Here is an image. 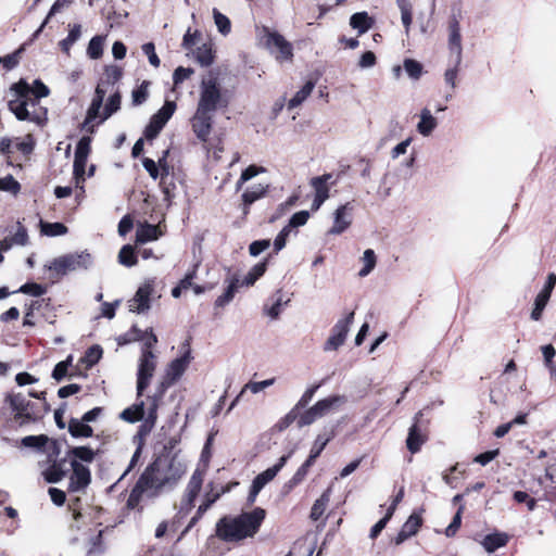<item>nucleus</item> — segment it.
<instances>
[{
	"label": "nucleus",
	"mask_w": 556,
	"mask_h": 556,
	"mask_svg": "<svg viewBox=\"0 0 556 556\" xmlns=\"http://www.w3.org/2000/svg\"><path fill=\"white\" fill-rule=\"evenodd\" d=\"M187 471V465L177 456L159 457L141 473L128 497V506L135 507L142 497L157 496L173 489Z\"/></svg>",
	"instance_id": "nucleus-1"
},
{
	"label": "nucleus",
	"mask_w": 556,
	"mask_h": 556,
	"mask_svg": "<svg viewBox=\"0 0 556 556\" xmlns=\"http://www.w3.org/2000/svg\"><path fill=\"white\" fill-rule=\"evenodd\" d=\"M161 236L159 226L144 224L138 227L136 231V242L146 243L148 241L156 240Z\"/></svg>",
	"instance_id": "nucleus-26"
},
{
	"label": "nucleus",
	"mask_w": 556,
	"mask_h": 556,
	"mask_svg": "<svg viewBox=\"0 0 556 556\" xmlns=\"http://www.w3.org/2000/svg\"><path fill=\"white\" fill-rule=\"evenodd\" d=\"M86 164H87V157L74 156V175H75L76 186H79L80 182L85 181Z\"/></svg>",
	"instance_id": "nucleus-53"
},
{
	"label": "nucleus",
	"mask_w": 556,
	"mask_h": 556,
	"mask_svg": "<svg viewBox=\"0 0 556 556\" xmlns=\"http://www.w3.org/2000/svg\"><path fill=\"white\" fill-rule=\"evenodd\" d=\"M213 17L218 31L222 35L227 36L231 30L230 20L217 9H213Z\"/></svg>",
	"instance_id": "nucleus-45"
},
{
	"label": "nucleus",
	"mask_w": 556,
	"mask_h": 556,
	"mask_svg": "<svg viewBox=\"0 0 556 556\" xmlns=\"http://www.w3.org/2000/svg\"><path fill=\"white\" fill-rule=\"evenodd\" d=\"M68 432L75 438H90L93 430L81 419L72 418L68 422Z\"/></svg>",
	"instance_id": "nucleus-28"
},
{
	"label": "nucleus",
	"mask_w": 556,
	"mask_h": 556,
	"mask_svg": "<svg viewBox=\"0 0 556 556\" xmlns=\"http://www.w3.org/2000/svg\"><path fill=\"white\" fill-rule=\"evenodd\" d=\"M12 99L8 102L9 110L18 121H27L38 126H45L48 121V110L39 105V99L49 96V88L40 80L36 79L33 87L21 79L10 88Z\"/></svg>",
	"instance_id": "nucleus-2"
},
{
	"label": "nucleus",
	"mask_w": 556,
	"mask_h": 556,
	"mask_svg": "<svg viewBox=\"0 0 556 556\" xmlns=\"http://www.w3.org/2000/svg\"><path fill=\"white\" fill-rule=\"evenodd\" d=\"M118 262L126 267H131L137 264L135 250L131 245L127 244L121 249L118 253Z\"/></svg>",
	"instance_id": "nucleus-44"
},
{
	"label": "nucleus",
	"mask_w": 556,
	"mask_h": 556,
	"mask_svg": "<svg viewBox=\"0 0 556 556\" xmlns=\"http://www.w3.org/2000/svg\"><path fill=\"white\" fill-rule=\"evenodd\" d=\"M289 302V300H286L283 301V298H282V294L280 291H278L276 293V299H275V302L273 303L271 306L269 307H265V313L271 318V319H277L278 316L280 315L281 313V307L283 304H287Z\"/></svg>",
	"instance_id": "nucleus-49"
},
{
	"label": "nucleus",
	"mask_w": 556,
	"mask_h": 556,
	"mask_svg": "<svg viewBox=\"0 0 556 556\" xmlns=\"http://www.w3.org/2000/svg\"><path fill=\"white\" fill-rule=\"evenodd\" d=\"M267 190L268 186H264L261 184L248 188L242 193L243 213L247 214L249 206L253 204L255 201L262 199L267 193Z\"/></svg>",
	"instance_id": "nucleus-25"
},
{
	"label": "nucleus",
	"mask_w": 556,
	"mask_h": 556,
	"mask_svg": "<svg viewBox=\"0 0 556 556\" xmlns=\"http://www.w3.org/2000/svg\"><path fill=\"white\" fill-rule=\"evenodd\" d=\"M159 402L155 397H148L147 401V416L143 422L139 426L137 437L140 440L144 439L154 428L157 420Z\"/></svg>",
	"instance_id": "nucleus-19"
},
{
	"label": "nucleus",
	"mask_w": 556,
	"mask_h": 556,
	"mask_svg": "<svg viewBox=\"0 0 556 556\" xmlns=\"http://www.w3.org/2000/svg\"><path fill=\"white\" fill-rule=\"evenodd\" d=\"M176 110V103L165 101L164 105L151 117L149 125L146 127L144 136L147 139L155 138L169 121Z\"/></svg>",
	"instance_id": "nucleus-12"
},
{
	"label": "nucleus",
	"mask_w": 556,
	"mask_h": 556,
	"mask_svg": "<svg viewBox=\"0 0 556 556\" xmlns=\"http://www.w3.org/2000/svg\"><path fill=\"white\" fill-rule=\"evenodd\" d=\"M438 126L437 118L428 108H424L419 114V122L416 126L417 131L424 136H430Z\"/></svg>",
	"instance_id": "nucleus-23"
},
{
	"label": "nucleus",
	"mask_w": 556,
	"mask_h": 556,
	"mask_svg": "<svg viewBox=\"0 0 556 556\" xmlns=\"http://www.w3.org/2000/svg\"><path fill=\"white\" fill-rule=\"evenodd\" d=\"M331 177V174H325L312 178L311 185L315 190V197L321 198L324 200H327L329 198V188L327 186V182Z\"/></svg>",
	"instance_id": "nucleus-29"
},
{
	"label": "nucleus",
	"mask_w": 556,
	"mask_h": 556,
	"mask_svg": "<svg viewBox=\"0 0 556 556\" xmlns=\"http://www.w3.org/2000/svg\"><path fill=\"white\" fill-rule=\"evenodd\" d=\"M353 206L350 202L339 206L333 214V225L329 229L330 235H340L352 224Z\"/></svg>",
	"instance_id": "nucleus-18"
},
{
	"label": "nucleus",
	"mask_w": 556,
	"mask_h": 556,
	"mask_svg": "<svg viewBox=\"0 0 556 556\" xmlns=\"http://www.w3.org/2000/svg\"><path fill=\"white\" fill-rule=\"evenodd\" d=\"M291 453L288 455H283L279 458L278 463L274 465L273 467L266 469L265 471L258 473L254 480L252 481L251 490L248 496L249 503H254L256 500L257 494L261 492V490L269 483L277 473L281 470V468L286 465L287 460L289 459Z\"/></svg>",
	"instance_id": "nucleus-11"
},
{
	"label": "nucleus",
	"mask_w": 556,
	"mask_h": 556,
	"mask_svg": "<svg viewBox=\"0 0 556 556\" xmlns=\"http://www.w3.org/2000/svg\"><path fill=\"white\" fill-rule=\"evenodd\" d=\"M377 58L374 52L367 51L363 53L358 61V67L362 70L371 68L376 65Z\"/></svg>",
	"instance_id": "nucleus-64"
},
{
	"label": "nucleus",
	"mask_w": 556,
	"mask_h": 556,
	"mask_svg": "<svg viewBox=\"0 0 556 556\" xmlns=\"http://www.w3.org/2000/svg\"><path fill=\"white\" fill-rule=\"evenodd\" d=\"M92 264V256L87 252L72 253L52 260L47 266L56 276L66 275L70 271L87 269Z\"/></svg>",
	"instance_id": "nucleus-6"
},
{
	"label": "nucleus",
	"mask_w": 556,
	"mask_h": 556,
	"mask_svg": "<svg viewBox=\"0 0 556 556\" xmlns=\"http://www.w3.org/2000/svg\"><path fill=\"white\" fill-rule=\"evenodd\" d=\"M396 3L401 11V20L405 27V31L408 34L413 22L412 4L408 0H396Z\"/></svg>",
	"instance_id": "nucleus-38"
},
{
	"label": "nucleus",
	"mask_w": 556,
	"mask_h": 556,
	"mask_svg": "<svg viewBox=\"0 0 556 556\" xmlns=\"http://www.w3.org/2000/svg\"><path fill=\"white\" fill-rule=\"evenodd\" d=\"M508 541V536L505 533H493L489 534L482 541V545L486 552L492 553L495 549L505 546Z\"/></svg>",
	"instance_id": "nucleus-31"
},
{
	"label": "nucleus",
	"mask_w": 556,
	"mask_h": 556,
	"mask_svg": "<svg viewBox=\"0 0 556 556\" xmlns=\"http://www.w3.org/2000/svg\"><path fill=\"white\" fill-rule=\"evenodd\" d=\"M103 43H104V37L102 36H94L89 41L88 48H87V54L92 60H98L101 58L103 53Z\"/></svg>",
	"instance_id": "nucleus-40"
},
{
	"label": "nucleus",
	"mask_w": 556,
	"mask_h": 556,
	"mask_svg": "<svg viewBox=\"0 0 556 556\" xmlns=\"http://www.w3.org/2000/svg\"><path fill=\"white\" fill-rule=\"evenodd\" d=\"M194 58L202 66L211 65L214 61V55L211 46L207 43H203L202 46L198 47V49L194 52Z\"/></svg>",
	"instance_id": "nucleus-39"
},
{
	"label": "nucleus",
	"mask_w": 556,
	"mask_h": 556,
	"mask_svg": "<svg viewBox=\"0 0 556 556\" xmlns=\"http://www.w3.org/2000/svg\"><path fill=\"white\" fill-rule=\"evenodd\" d=\"M143 401L135 403L129 407L125 408L121 414L119 418L126 422L135 424L146 418L147 407Z\"/></svg>",
	"instance_id": "nucleus-24"
},
{
	"label": "nucleus",
	"mask_w": 556,
	"mask_h": 556,
	"mask_svg": "<svg viewBox=\"0 0 556 556\" xmlns=\"http://www.w3.org/2000/svg\"><path fill=\"white\" fill-rule=\"evenodd\" d=\"M225 282L227 283V288L225 292L219 295L215 301L216 307H224L228 303L232 301L235 294L238 292L239 288H241L240 278L238 275H229Z\"/></svg>",
	"instance_id": "nucleus-22"
},
{
	"label": "nucleus",
	"mask_w": 556,
	"mask_h": 556,
	"mask_svg": "<svg viewBox=\"0 0 556 556\" xmlns=\"http://www.w3.org/2000/svg\"><path fill=\"white\" fill-rule=\"evenodd\" d=\"M448 48L455 56L456 65L462 62V37L460 31H448Z\"/></svg>",
	"instance_id": "nucleus-34"
},
{
	"label": "nucleus",
	"mask_w": 556,
	"mask_h": 556,
	"mask_svg": "<svg viewBox=\"0 0 556 556\" xmlns=\"http://www.w3.org/2000/svg\"><path fill=\"white\" fill-rule=\"evenodd\" d=\"M354 319V312H351L346 317L339 319L332 328V333L325 343V351H336L345 341L349 333L350 326Z\"/></svg>",
	"instance_id": "nucleus-13"
},
{
	"label": "nucleus",
	"mask_w": 556,
	"mask_h": 556,
	"mask_svg": "<svg viewBox=\"0 0 556 556\" xmlns=\"http://www.w3.org/2000/svg\"><path fill=\"white\" fill-rule=\"evenodd\" d=\"M376 254L374 250L367 249L365 250L362 262L364 264L363 268L359 270L358 275L361 277H366L376 266Z\"/></svg>",
	"instance_id": "nucleus-46"
},
{
	"label": "nucleus",
	"mask_w": 556,
	"mask_h": 556,
	"mask_svg": "<svg viewBox=\"0 0 556 556\" xmlns=\"http://www.w3.org/2000/svg\"><path fill=\"white\" fill-rule=\"evenodd\" d=\"M153 292L152 282H146L137 290L136 294L129 300V309L134 313H144L150 308V296Z\"/></svg>",
	"instance_id": "nucleus-17"
},
{
	"label": "nucleus",
	"mask_w": 556,
	"mask_h": 556,
	"mask_svg": "<svg viewBox=\"0 0 556 556\" xmlns=\"http://www.w3.org/2000/svg\"><path fill=\"white\" fill-rule=\"evenodd\" d=\"M345 402L342 395H332L316 402L312 407L302 413L298 419L299 428L309 426L317 419L326 416L333 408L340 406Z\"/></svg>",
	"instance_id": "nucleus-8"
},
{
	"label": "nucleus",
	"mask_w": 556,
	"mask_h": 556,
	"mask_svg": "<svg viewBox=\"0 0 556 556\" xmlns=\"http://www.w3.org/2000/svg\"><path fill=\"white\" fill-rule=\"evenodd\" d=\"M102 356V349L99 345H93L89 348L83 357V363L86 364L87 367L93 366Z\"/></svg>",
	"instance_id": "nucleus-55"
},
{
	"label": "nucleus",
	"mask_w": 556,
	"mask_h": 556,
	"mask_svg": "<svg viewBox=\"0 0 556 556\" xmlns=\"http://www.w3.org/2000/svg\"><path fill=\"white\" fill-rule=\"evenodd\" d=\"M157 365V356L153 352L141 353L138 361L137 395L141 396L148 388Z\"/></svg>",
	"instance_id": "nucleus-9"
},
{
	"label": "nucleus",
	"mask_w": 556,
	"mask_h": 556,
	"mask_svg": "<svg viewBox=\"0 0 556 556\" xmlns=\"http://www.w3.org/2000/svg\"><path fill=\"white\" fill-rule=\"evenodd\" d=\"M140 334L137 336V339L144 341L143 346L141 349V353L152 352V348L156 344L157 338L154 334L152 328L147 329L144 332L138 331Z\"/></svg>",
	"instance_id": "nucleus-47"
},
{
	"label": "nucleus",
	"mask_w": 556,
	"mask_h": 556,
	"mask_svg": "<svg viewBox=\"0 0 556 556\" xmlns=\"http://www.w3.org/2000/svg\"><path fill=\"white\" fill-rule=\"evenodd\" d=\"M70 455L74 456V459L81 460L85 463H91L94 459L96 453L88 446H77L68 452Z\"/></svg>",
	"instance_id": "nucleus-43"
},
{
	"label": "nucleus",
	"mask_w": 556,
	"mask_h": 556,
	"mask_svg": "<svg viewBox=\"0 0 556 556\" xmlns=\"http://www.w3.org/2000/svg\"><path fill=\"white\" fill-rule=\"evenodd\" d=\"M5 401L10 404L12 410L14 412L15 421H17L21 426L35 420V417L29 412L30 402L26 399L25 395L21 393L9 394Z\"/></svg>",
	"instance_id": "nucleus-14"
},
{
	"label": "nucleus",
	"mask_w": 556,
	"mask_h": 556,
	"mask_svg": "<svg viewBox=\"0 0 556 556\" xmlns=\"http://www.w3.org/2000/svg\"><path fill=\"white\" fill-rule=\"evenodd\" d=\"M237 482L229 483L220 488V491H216V483L210 481L206 484V492L203 496V502L199 506V515H203L223 494L229 492Z\"/></svg>",
	"instance_id": "nucleus-20"
},
{
	"label": "nucleus",
	"mask_w": 556,
	"mask_h": 556,
	"mask_svg": "<svg viewBox=\"0 0 556 556\" xmlns=\"http://www.w3.org/2000/svg\"><path fill=\"white\" fill-rule=\"evenodd\" d=\"M0 190L17 194L21 190V185L12 175H8L0 178Z\"/></svg>",
	"instance_id": "nucleus-52"
},
{
	"label": "nucleus",
	"mask_w": 556,
	"mask_h": 556,
	"mask_svg": "<svg viewBox=\"0 0 556 556\" xmlns=\"http://www.w3.org/2000/svg\"><path fill=\"white\" fill-rule=\"evenodd\" d=\"M425 442V438L420 430L418 429L417 425L414 424L408 431V437L406 440V446L409 450L410 453H416L420 450V446Z\"/></svg>",
	"instance_id": "nucleus-30"
},
{
	"label": "nucleus",
	"mask_w": 556,
	"mask_h": 556,
	"mask_svg": "<svg viewBox=\"0 0 556 556\" xmlns=\"http://www.w3.org/2000/svg\"><path fill=\"white\" fill-rule=\"evenodd\" d=\"M422 519L420 516L413 514L408 517L402 529L409 535H415L421 527Z\"/></svg>",
	"instance_id": "nucleus-50"
},
{
	"label": "nucleus",
	"mask_w": 556,
	"mask_h": 556,
	"mask_svg": "<svg viewBox=\"0 0 556 556\" xmlns=\"http://www.w3.org/2000/svg\"><path fill=\"white\" fill-rule=\"evenodd\" d=\"M192 74H193V70L190 67H182V66L177 67L173 74L174 85L177 86L178 84L188 79Z\"/></svg>",
	"instance_id": "nucleus-63"
},
{
	"label": "nucleus",
	"mask_w": 556,
	"mask_h": 556,
	"mask_svg": "<svg viewBox=\"0 0 556 556\" xmlns=\"http://www.w3.org/2000/svg\"><path fill=\"white\" fill-rule=\"evenodd\" d=\"M308 218H309L308 211L296 212L290 218L288 226H290L291 229L300 227V226H304L307 223Z\"/></svg>",
	"instance_id": "nucleus-60"
},
{
	"label": "nucleus",
	"mask_w": 556,
	"mask_h": 556,
	"mask_svg": "<svg viewBox=\"0 0 556 556\" xmlns=\"http://www.w3.org/2000/svg\"><path fill=\"white\" fill-rule=\"evenodd\" d=\"M329 500H330V491L327 490L326 492H324L321 494V496L315 501L313 507H312V510H311V518L316 521L318 520L323 514L325 513L326 510V507L329 503Z\"/></svg>",
	"instance_id": "nucleus-36"
},
{
	"label": "nucleus",
	"mask_w": 556,
	"mask_h": 556,
	"mask_svg": "<svg viewBox=\"0 0 556 556\" xmlns=\"http://www.w3.org/2000/svg\"><path fill=\"white\" fill-rule=\"evenodd\" d=\"M43 477L49 483H58L65 477V470L61 464L54 463L45 470Z\"/></svg>",
	"instance_id": "nucleus-41"
},
{
	"label": "nucleus",
	"mask_w": 556,
	"mask_h": 556,
	"mask_svg": "<svg viewBox=\"0 0 556 556\" xmlns=\"http://www.w3.org/2000/svg\"><path fill=\"white\" fill-rule=\"evenodd\" d=\"M48 442V437L45 434L40 435H27L22 439V445L25 447L41 448Z\"/></svg>",
	"instance_id": "nucleus-54"
},
{
	"label": "nucleus",
	"mask_w": 556,
	"mask_h": 556,
	"mask_svg": "<svg viewBox=\"0 0 556 556\" xmlns=\"http://www.w3.org/2000/svg\"><path fill=\"white\" fill-rule=\"evenodd\" d=\"M73 472L70 477L68 490L79 492L88 486L91 481V473L88 467L73 459L71 463Z\"/></svg>",
	"instance_id": "nucleus-15"
},
{
	"label": "nucleus",
	"mask_w": 556,
	"mask_h": 556,
	"mask_svg": "<svg viewBox=\"0 0 556 556\" xmlns=\"http://www.w3.org/2000/svg\"><path fill=\"white\" fill-rule=\"evenodd\" d=\"M229 104V94L223 89L218 77L214 73L205 75L200 84L199 101L197 108L215 113Z\"/></svg>",
	"instance_id": "nucleus-5"
},
{
	"label": "nucleus",
	"mask_w": 556,
	"mask_h": 556,
	"mask_svg": "<svg viewBox=\"0 0 556 556\" xmlns=\"http://www.w3.org/2000/svg\"><path fill=\"white\" fill-rule=\"evenodd\" d=\"M72 362L73 357L70 355L65 361L58 363L52 371V377L56 381H61L66 376L68 366Z\"/></svg>",
	"instance_id": "nucleus-57"
},
{
	"label": "nucleus",
	"mask_w": 556,
	"mask_h": 556,
	"mask_svg": "<svg viewBox=\"0 0 556 556\" xmlns=\"http://www.w3.org/2000/svg\"><path fill=\"white\" fill-rule=\"evenodd\" d=\"M149 81H142L137 89L132 90L131 100L134 105H140L147 101L149 97Z\"/></svg>",
	"instance_id": "nucleus-48"
},
{
	"label": "nucleus",
	"mask_w": 556,
	"mask_h": 556,
	"mask_svg": "<svg viewBox=\"0 0 556 556\" xmlns=\"http://www.w3.org/2000/svg\"><path fill=\"white\" fill-rule=\"evenodd\" d=\"M8 238L12 241V245H26L28 241L27 230L18 223L16 232Z\"/></svg>",
	"instance_id": "nucleus-58"
},
{
	"label": "nucleus",
	"mask_w": 556,
	"mask_h": 556,
	"mask_svg": "<svg viewBox=\"0 0 556 556\" xmlns=\"http://www.w3.org/2000/svg\"><path fill=\"white\" fill-rule=\"evenodd\" d=\"M108 92V88L104 86V81L98 84L94 92V97L91 101L89 109L87 110L86 118L83 127L90 134L94 131V125L92 124L97 118H100L99 123L106 121L112 114L117 112L121 108L122 97L116 90L110 97L101 112L104 97Z\"/></svg>",
	"instance_id": "nucleus-4"
},
{
	"label": "nucleus",
	"mask_w": 556,
	"mask_h": 556,
	"mask_svg": "<svg viewBox=\"0 0 556 556\" xmlns=\"http://www.w3.org/2000/svg\"><path fill=\"white\" fill-rule=\"evenodd\" d=\"M266 268H267L266 262H261V263L254 265L250 269V271L244 276V278L242 280L240 279L241 286H243V287L253 286L256 282V280L265 274Z\"/></svg>",
	"instance_id": "nucleus-32"
},
{
	"label": "nucleus",
	"mask_w": 556,
	"mask_h": 556,
	"mask_svg": "<svg viewBox=\"0 0 556 556\" xmlns=\"http://www.w3.org/2000/svg\"><path fill=\"white\" fill-rule=\"evenodd\" d=\"M463 510H464V506L462 505V506H459L457 513L455 514L452 522L445 529L446 536H448V538L454 536L455 533L457 532V530L459 529L460 522H462Z\"/></svg>",
	"instance_id": "nucleus-59"
},
{
	"label": "nucleus",
	"mask_w": 556,
	"mask_h": 556,
	"mask_svg": "<svg viewBox=\"0 0 556 556\" xmlns=\"http://www.w3.org/2000/svg\"><path fill=\"white\" fill-rule=\"evenodd\" d=\"M407 75L413 79H419L422 73V65L413 59H405L403 63Z\"/></svg>",
	"instance_id": "nucleus-51"
},
{
	"label": "nucleus",
	"mask_w": 556,
	"mask_h": 556,
	"mask_svg": "<svg viewBox=\"0 0 556 556\" xmlns=\"http://www.w3.org/2000/svg\"><path fill=\"white\" fill-rule=\"evenodd\" d=\"M261 41L279 63L292 60V45L279 33L263 28Z\"/></svg>",
	"instance_id": "nucleus-7"
},
{
	"label": "nucleus",
	"mask_w": 556,
	"mask_h": 556,
	"mask_svg": "<svg viewBox=\"0 0 556 556\" xmlns=\"http://www.w3.org/2000/svg\"><path fill=\"white\" fill-rule=\"evenodd\" d=\"M374 24L372 18L368 15L367 12H358L351 16L350 25L357 29L358 35L365 34L368 29L371 28Z\"/></svg>",
	"instance_id": "nucleus-27"
},
{
	"label": "nucleus",
	"mask_w": 556,
	"mask_h": 556,
	"mask_svg": "<svg viewBox=\"0 0 556 556\" xmlns=\"http://www.w3.org/2000/svg\"><path fill=\"white\" fill-rule=\"evenodd\" d=\"M265 172H266V168L263 166L250 165L241 173V176L236 184L237 190H240L242 188L243 184H245L253 177L257 176L258 174L265 173Z\"/></svg>",
	"instance_id": "nucleus-42"
},
{
	"label": "nucleus",
	"mask_w": 556,
	"mask_h": 556,
	"mask_svg": "<svg viewBox=\"0 0 556 556\" xmlns=\"http://www.w3.org/2000/svg\"><path fill=\"white\" fill-rule=\"evenodd\" d=\"M40 231L48 237H58L67 233V227L62 223L40 222Z\"/></svg>",
	"instance_id": "nucleus-35"
},
{
	"label": "nucleus",
	"mask_w": 556,
	"mask_h": 556,
	"mask_svg": "<svg viewBox=\"0 0 556 556\" xmlns=\"http://www.w3.org/2000/svg\"><path fill=\"white\" fill-rule=\"evenodd\" d=\"M319 388V384L309 387L305 390V392L302 394L301 399L298 401V403L294 405V408L298 410L301 408H304L307 406V404L312 401L316 390Z\"/></svg>",
	"instance_id": "nucleus-61"
},
{
	"label": "nucleus",
	"mask_w": 556,
	"mask_h": 556,
	"mask_svg": "<svg viewBox=\"0 0 556 556\" xmlns=\"http://www.w3.org/2000/svg\"><path fill=\"white\" fill-rule=\"evenodd\" d=\"M72 3V0H56L53 5L51 7L46 20L41 24V26L38 28V30L35 33V36H37L46 26L49 18L53 16L55 13L60 12L62 9L68 7Z\"/></svg>",
	"instance_id": "nucleus-56"
},
{
	"label": "nucleus",
	"mask_w": 556,
	"mask_h": 556,
	"mask_svg": "<svg viewBox=\"0 0 556 556\" xmlns=\"http://www.w3.org/2000/svg\"><path fill=\"white\" fill-rule=\"evenodd\" d=\"M191 352L190 350H187L184 355H181L178 358L173 359L166 371L167 379L169 382H175L177 379H179L182 374L188 368L190 362H191Z\"/></svg>",
	"instance_id": "nucleus-21"
},
{
	"label": "nucleus",
	"mask_w": 556,
	"mask_h": 556,
	"mask_svg": "<svg viewBox=\"0 0 556 556\" xmlns=\"http://www.w3.org/2000/svg\"><path fill=\"white\" fill-rule=\"evenodd\" d=\"M81 35V26L78 24H75L71 27L70 33L65 39L60 41L61 49L66 53L70 54V50L72 46L80 38Z\"/></svg>",
	"instance_id": "nucleus-37"
},
{
	"label": "nucleus",
	"mask_w": 556,
	"mask_h": 556,
	"mask_svg": "<svg viewBox=\"0 0 556 556\" xmlns=\"http://www.w3.org/2000/svg\"><path fill=\"white\" fill-rule=\"evenodd\" d=\"M315 84L307 81L288 102V109L292 110L301 105L314 90Z\"/></svg>",
	"instance_id": "nucleus-33"
},
{
	"label": "nucleus",
	"mask_w": 556,
	"mask_h": 556,
	"mask_svg": "<svg viewBox=\"0 0 556 556\" xmlns=\"http://www.w3.org/2000/svg\"><path fill=\"white\" fill-rule=\"evenodd\" d=\"M213 115L214 113L212 112H206L197 108V111L191 119L192 129L195 136L202 141H206L211 132Z\"/></svg>",
	"instance_id": "nucleus-16"
},
{
	"label": "nucleus",
	"mask_w": 556,
	"mask_h": 556,
	"mask_svg": "<svg viewBox=\"0 0 556 556\" xmlns=\"http://www.w3.org/2000/svg\"><path fill=\"white\" fill-rule=\"evenodd\" d=\"M143 53L148 56L149 62L152 66L159 67L160 66V59L157 54L155 53V47L152 42H147L142 46Z\"/></svg>",
	"instance_id": "nucleus-62"
},
{
	"label": "nucleus",
	"mask_w": 556,
	"mask_h": 556,
	"mask_svg": "<svg viewBox=\"0 0 556 556\" xmlns=\"http://www.w3.org/2000/svg\"><path fill=\"white\" fill-rule=\"evenodd\" d=\"M203 480V469H195L187 483L184 495L181 496L179 513L188 514L194 507V502L202 489Z\"/></svg>",
	"instance_id": "nucleus-10"
},
{
	"label": "nucleus",
	"mask_w": 556,
	"mask_h": 556,
	"mask_svg": "<svg viewBox=\"0 0 556 556\" xmlns=\"http://www.w3.org/2000/svg\"><path fill=\"white\" fill-rule=\"evenodd\" d=\"M266 517L265 509L256 507L238 516H225L216 523V535L224 542L235 543L254 538Z\"/></svg>",
	"instance_id": "nucleus-3"
}]
</instances>
